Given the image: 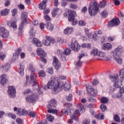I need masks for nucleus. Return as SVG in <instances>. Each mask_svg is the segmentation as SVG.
Segmentation results:
<instances>
[{"label":"nucleus","instance_id":"1","mask_svg":"<svg viewBox=\"0 0 124 124\" xmlns=\"http://www.w3.org/2000/svg\"><path fill=\"white\" fill-rule=\"evenodd\" d=\"M47 89L52 90V93L56 94V93H58L63 89L66 92L69 91L70 90V84H65L62 82H59L56 80L55 77H52L50 80L47 82L46 86L44 87V90H47Z\"/></svg>","mask_w":124,"mask_h":124},{"label":"nucleus","instance_id":"2","mask_svg":"<svg viewBox=\"0 0 124 124\" xmlns=\"http://www.w3.org/2000/svg\"><path fill=\"white\" fill-rule=\"evenodd\" d=\"M122 52L123 46H118L113 52V56L114 61H115V62L119 64H122V63H123V60L120 57V56L122 55Z\"/></svg>","mask_w":124,"mask_h":124},{"label":"nucleus","instance_id":"3","mask_svg":"<svg viewBox=\"0 0 124 124\" xmlns=\"http://www.w3.org/2000/svg\"><path fill=\"white\" fill-rule=\"evenodd\" d=\"M57 102L56 99H52L47 105V112L48 113H52V114H58V110L54 109L53 108H56L57 105Z\"/></svg>","mask_w":124,"mask_h":124},{"label":"nucleus","instance_id":"4","mask_svg":"<svg viewBox=\"0 0 124 124\" xmlns=\"http://www.w3.org/2000/svg\"><path fill=\"white\" fill-rule=\"evenodd\" d=\"M29 70L31 71L30 76V80L31 83H33L32 84V87H35L37 85V80H36V75L34 74L35 71V69L33 68L32 64H30L29 67L28 68Z\"/></svg>","mask_w":124,"mask_h":124},{"label":"nucleus","instance_id":"5","mask_svg":"<svg viewBox=\"0 0 124 124\" xmlns=\"http://www.w3.org/2000/svg\"><path fill=\"white\" fill-rule=\"evenodd\" d=\"M99 9V7L96 2L90 3V6L88 8L89 14L91 16H95L97 14V12H98Z\"/></svg>","mask_w":124,"mask_h":124},{"label":"nucleus","instance_id":"6","mask_svg":"<svg viewBox=\"0 0 124 124\" xmlns=\"http://www.w3.org/2000/svg\"><path fill=\"white\" fill-rule=\"evenodd\" d=\"M118 78L119 76H118V75H115L114 76H109V79L112 81V82H115L114 86L115 88H120L121 86H124V80H120L118 79Z\"/></svg>","mask_w":124,"mask_h":124},{"label":"nucleus","instance_id":"7","mask_svg":"<svg viewBox=\"0 0 124 124\" xmlns=\"http://www.w3.org/2000/svg\"><path fill=\"white\" fill-rule=\"evenodd\" d=\"M37 54L38 56L40 57V61L41 62H43L44 63H46L47 62V60L45 59L46 58V52L44 51V50L41 48H39L36 50Z\"/></svg>","mask_w":124,"mask_h":124},{"label":"nucleus","instance_id":"8","mask_svg":"<svg viewBox=\"0 0 124 124\" xmlns=\"http://www.w3.org/2000/svg\"><path fill=\"white\" fill-rule=\"evenodd\" d=\"M21 19L22 21L21 24L19 27V32H22V31L24 29V26H25V23L28 22V15L26 13H22L21 14Z\"/></svg>","mask_w":124,"mask_h":124},{"label":"nucleus","instance_id":"9","mask_svg":"<svg viewBox=\"0 0 124 124\" xmlns=\"http://www.w3.org/2000/svg\"><path fill=\"white\" fill-rule=\"evenodd\" d=\"M71 48H72L73 51H75V52H78V51L80 50V45H79V43H78V41H77V40H76L75 38H73L72 39Z\"/></svg>","mask_w":124,"mask_h":124},{"label":"nucleus","instance_id":"10","mask_svg":"<svg viewBox=\"0 0 124 124\" xmlns=\"http://www.w3.org/2000/svg\"><path fill=\"white\" fill-rule=\"evenodd\" d=\"M26 102L27 103H32L37 100V95L31 94L25 96Z\"/></svg>","mask_w":124,"mask_h":124},{"label":"nucleus","instance_id":"11","mask_svg":"<svg viewBox=\"0 0 124 124\" xmlns=\"http://www.w3.org/2000/svg\"><path fill=\"white\" fill-rule=\"evenodd\" d=\"M71 106H72V103H66L65 104V107L61 111V114H65L67 115H70L71 114V112H70L69 107H71Z\"/></svg>","mask_w":124,"mask_h":124},{"label":"nucleus","instance_id":"12","mask_svg":"<svg viewBox=\"0 0 124 124\" xmlns=\"http://www.w3.org/2000/svg\"><path fill=\"white\" fill-rule=\"evenodd\" d=\"M87 91L92 96L96 97L97 95V90H93V87L91 86V85H89L87 87Z\"/></svg>","mask_w":124,"mask_h":124},{"label":"nucleus","instance_id":"13","mask_svg":"<svg viewBox=\"0 0 124 124\" xmlns=\"http://www.w3.org/2000/svg\"><path fill=\"white\" fill-rule=\"evenodd\" d=\"M7 93L10 97L12 98L15 97V95H16V90L14 86H9Z\"/></svg>","mask_w":124,"mask_h":124},{"label":"nucleus","instance_id":"14","mask_svg":"<svg viewBox=\"0 0 124 124\" xmlns=\"http://www.w3.org/2000/svg\"><path fill=\"white\" fill-rule=\"evenodd\" d=\"M0 35L3 38H7L9 36V32L4 27L0 28Z\"/></svg>","mask_w":124,"mask_h":124},{"label":"nucleus","instance_id":"15","mask_svg":"<svg viewBox=\"0 0 124 124\" xmlns=\"http://www.w3.org/2000/svg\"><path fill=\"white\" fill-rule=\"evenodd\" d=\"M98 57L102 58L103 61H110L111 60V56H107V54L104 52L99 51Z\"/></svg>","mask_w":124,"mask_h":124},{"label":"nucleus","instance_id":"16","mask_svg":"<svg viewBox=\"0 0 124 124\" xmlns=\"http://www.w3.org/2000/svg\"><path fill=\"white\" fill-rule=\"evenodd\" d=\"M30 42L32 44H35L37 47H41L42 46V44H41V42L39 41L36 38H30Z\"/></svg>","mask_w":124,"mask_h":124},{"label":"nucleus","instance_id":"17","mask_svg":"<svg viewBox=\"0 0 124 124\" xmlns=\"http://www.w3.org/2000/svg\"><path fill=\"white\" fill-rule=\"evenodd\" d=\"M53 65L55 66L56 69H59V68L61 67V62L59 61V60H58L57 57L55 56L53 57Z\"/></svg>","mask_w":124,"mask_h":124},{"label":"nucleus","instance_id":"18","mask_svg":"<svg viewBox=\"0 0 124 124\" xmlns=\"http://www.w3.org/2000/svg\"><path fill=\"white\" fill-rule=\"evenodd\" d=\"M118 25H120V19L119 18L113 19L108 22V26L109 27H114V26H118Z\"/></svg>","mask_w":124,"mask_h":124},{"label":"nucleus","instance_id":"19","mask_svg":"<svg viewBox=\"0 0 124 124\" xmlns=\"http://www.w3.org/2000/svg\"><path fill=\"white\" fill-rule=\"evenodd\" d=\"M6 78H7V77H6V75L5 74H3L2 76H0V84L1 86H3L5 84H7V83H8V80Z\"/></svg>","mask_w":124,"mask_h":124},{"label":"nucleus","instance_id":"20","mask_svg":"<svg viewBox=\"0 0 124 124\" xmlns=\"http://www.w3.org/2000/svg\"><path fill=\"white\" fill-rule=\"evenodd\" d=\"M7 25L8 26V27H11V28H13L14 30H16L17 29L16 22L12 21V19H11V20L8 21Z\"/></svg>","mask_w":124,"mask_h":124},{"label":"nucleus","instance_id":"21","mask_svg":"<svg viewBox=\"0 0 124 124\" xmlns=\"http://www.w3.org/2000/svg\"><path fill=\"white\" fill-rule=\"evenodd\" d=\"M80 115V111L78 109H76L74 112V114L70 116L71 119H74L75 121H78V116Z\"/></svg>","mask_w":124,"mask_h":124},{"label":"nucleus","instance_id":"22","mask_svg":"<svg viewBox=\"0 0 124 124\" xmlns=\"http://www.w3.org/2000/svg\"><path fill=\"white\" fill-rule=\"evenodd\" d=\"M74 29L72 27H67L64 31L63 32L65 35H69L73 32Z\"/></svg>","mask_w":124,"mask_h":124},{"label":"nucleus","instance_id":"23","mask_svg":"<svg viewBox=\"0 0 124 124\" xmlns=\"http://www.w3.org/2000/svg\"><path fill=\"white\" fill-rule=\"evenodd\" d=\"M50 36H46V40L44 39L43 40V44L45 46H50Z\"/></svg>","mask_w":124,"mask_h":124},{"label":"nucleus","instance_id":"24","mask_svg":"<svg viewBox=\"0 0 124 124\" xmlns=\"http://www.w3.org/2000/svg\"><path fill=\"white\" fill-rule=\"evenodd\" d=\"M68 20L69 22H72V26H75L78 24V20L77 19L75 18V17H73L72 16H71V17L68 18Z\"/></svg>","mask_w":124,"mask_h":124},{"label":"nucleus","instance_id":"25","mask_svg":"<svg viewBox=\"0 0 124 124\" xmlns=\"http://www.w3.org/2000/svg\"><path fill=\"white\" fill-rule=\"evenodd\" d=\"M17 115H18V116H24V115H28V111L25 109L18 108V113H17Z\"/></svg>","mask_w":124,"mask_h":124},{"label":"nucleus","instance_id":"26","mask_svg":"<svg viewBox=\"0 0 124 124\" xmlns=\"http://www.w3.org/2000/svg\"><path fill=\"white\" fill-rule=\"evenodd\" d=\"M22 52V49L19 48L18 49L15 50V53L13 54V59L14 60H16V59L18 58V56H19V54H20Z\"/></svg>","mask_w":124,"mask_h":124},{"label":"nucleus","instance_id":"27","mask_svg":"<svg viewBox=\"0 0 124 124\" xmlns=\"http://www.w3.org/2000/svg\"><path fill=\"white\" fill-rule=\"evenodd\" d=\"M83 57H85V54H80L78 56V62H76L75 64L77 66H81L82 65V62L80 61L81 59L83 58Z\"/></svg>","mask_w":124,"mask_h":124},{"label":"nucleus","instance_id":"28","mask_svg":"<svg viewBox=\"0 0 124 124\" xmlns=\"http://www.w3.org/2000/svg\"><path fill=\"white\" fill-rule=\"evenodd\" d=\"M46 1L47 0H44L39 5V8L40 9H46Z\"/></svg>","mask_w":124,"mask_h":124},{"label":"nucleus","instance_id":"29","mask_svg":"<svg viewBox=\"0 0 124 124\" xmlns=\"http://www.w3.org/2000/svg\"><path fill=\"white\" fill-rule=\"evenodd\" d=\"M112 48V45L110 43L104 44L103 45L102 49L104 50H110Z\"/></svg>","mask_w":124,"mask_h":124},{"label":"nucleus","instance_id":"30","mask_svg":"<svg viewBox=\"0 0 124 124\" xmlns=\"http://www.w3.org/2000/svg\"><path fill=\"white\" fill-rule=\"evenodd\" d=\"M99 52V51H98L97 48H93L91 52V55L93 57H94V56H98Z\"/></svg>","mask_w":124,"mask_h":124},{"label":"nucleus","instance_id":"31","mask_svg":"<svg viewBox=\"0 0 124 124\" xmlns=\"http://www.w3.org/2000/svg\"><path fill=\"white\" fill-rule=\"evenodd\" d=\"M2 68L5 72H7L10 69V64L9 63H6L2 66Z\"/></svg>","mask_w":124,"mask_h":124},{"label":"nucleus","instance_id":"32","mask_svg":"<svg viewBox=\"0 0 124 124\" xmlns=\"http://www.w3.org/2000/svg\"><path fill=\"white\" fill-rule=\"evenodd\" d=\"M46 27L48 31H53L54 30V25L52 24L51 22H48L46 25Z\"/></svg>","mask_w":124,"mask_h":124},{"label":"nucleus","instance_id":"33","mask_svg":"<svg viewBox=\"0 0 124 124\" xmlns=\"http://www.w3.org/2000/svg\"><path fill=\"white\" fill-rule=\"evenodd\" d=\"M59 11H60V9L58 8H54L52 12H51V14L53 17H56L57 15H58V13H59Z\"/></svg>","mask_w":124,"mask_h":124},{"label":"nucleus","instance_id":"34","mask_svg":"<svg viewBox=\"0 0 124 124\" xmlns=\"http://www.w3.org/2000/svg\"><path fill=\"white\" fill-rule=\"evenodd\" d=\"M9 13V10L7 9H5L3 10L0 11V14L1 16H6Z\"/></svg>","mask_w":124,"mask_h":124},{"label":"nucleus","instance_id":"35","mask_svg":"<svg viewBox=\"0 0 124 124\" xmlns=\"http://www.w3.org/2000/svg\"><path fill=\"white\" fill-rule=\"evenodd\" d=\"M46 120L49 122H52L53 121H54V120H55L54 116H52L51 114H47L46 115Z\"/></svg>","mask_w":124,"mask_h":124},{"label":"nucleus","instance_id":"36","mask_svg":"<svg viewBox=\"0 0 124 124\" xmlns=\"http://www.w3.org/2000/svg\"><path fill=\"white\" fill-rule=\"evenodd\" d=\"M18 72L20 75H24V65H20V67L18 70Z\"/></svg>","mask_w":124,"mask_h":124},{"label":"nucleus","instance_id":"37","mask_svg":"<svg viewBox=\"0 0 124 124\" xmlns=\"http://www.w3.org/2000/svg\"><path fill=\"white\" fill-rule=\"evenodd\" d=\"M27 115L32 118H35V112L30 110L28 111Z\"/></svg>","mask_w":124,"mask_h":124},{"label":"nucleus","instance_id":"38","mask_svg":"<svg viewBox=\"0 0 124 124\" xmlns=\"http://www.w3.org/2000/svg\"><path fill=\"white\" fill-rule=\"evenodd\" d=\"M96 119L98 120H103L104 119V115L103 114L99 113L95 116Z\"/></svg>","mask_w":124,"mask_h":124},{"label":"nucleus","instance_id":"39","mask_svg":"<svg viewBox=\"0 0 124 124\" xmlns=\"http://www.w3.org/2000/svg\"><path fill=\"white\" fill-rule=\"evenodd\" d=\"M100 101L101 103H107L108 102V98L105 97H102L101 98Z\"/></svg>","mask_w":124,"mask_h":124},{"label":"nucleus","instance_id":"40","mask_svg":"<svg viewBox=\"0 0 124 124\" xmlns=\"http://www.w3.org/2000/svg\"><path fill=\"white\" fill-rule=\"evenodd\" d=\"M81 47H82V48H91L92 47V45L89 43L83 44L81 45Z\"/></svg>","mask_w":124,"mask_h":124},{"label":"nucleus","instance_id":"41","mask_svg":"<svg viewBox=\"0 0 124 124\" xmlns=\"http://www.w3.org/2000/svg\"><path fill=\"white\" fill-rule=\"evenodd\" d=\"M100 108L101 109V112H104V111L107 109L106 106L103 104H102L100 105Z\"/></svg>","mask_w":124,"mask_h":124},{"label":"nucleus","instance_id":"42","mask_svg":"<svg viewBox=\"0 0 124 124\" xmlns=\"http://www.w3.org/2000/svg\"><path fill=\"white\" fill-rule=\"evenodd\" d=\"M5 57H6V55L4 54L3 52H0V61H3L4 59H5Z\"/></svg>","mask_w":124,"mask_h":124},{"label":"nucleus","instance_id":"43","mask_svg":"<svg viewBox=\"0 0 124 124\" xmlns=\"http://www.w3.org/2000/svg\"><path fill=\"white\" fill-rule=\"evenodd\" d=\"M70 53H71V50H70V49L69 48H67L65 49V50L63 52V54L64 55H66V56H68V55H69Z\"/></svg>","mask_w":124,"mask_h":124},{"label":"nucleus","instance_id":"44","mask_svg":"<svg viewBox=\"0 0 124 124\" xmlns=\"http://www.w3.org/2000/svg\"><path fill=\"white\" fill-rule=\"evenodd\" d=\"M32 93V91L30 89H27L23 92V94H29V93Z\"/></svg>","mask_w":124,"mask_h":124},{"label":"nucleus","instance_id":"45","mask_svg":"<svg viewBox=\"0 0 124 124\" xmlns=\"http://www.w3.org/2000/svg\"><path fill=\"white\" fill-rule=\"evenodd\" d=\"M101 15L103 18H106L108 16V12L106 11H104L101 14Z\"/></svg>","mask_w":124,"mask_h":124},{"label":"nucleus","instance_id":"46","mask_svg":"<svg viewBox=\"0 0 124 124\" xmlns=\"http://www.w3.org/2000/svg\"><path fill=\"white\" fill-rule=\"evenodd\" d=\"M73 17V18H75V17H77V15H76V11H71V14L69 16V17Z\"/></svg>","mask_w":124,"mask_h":124},{"label":"nucleus","instance_id":"47","mask_svg":"<svg viewBox=\"0 0 124 124\" xmlns=\"http://www.w3.org/2000/svg\"><path fill=\"white\" fill-rule=\"evenodd\" d=\"M119 76H120V78H122V79H124V69H122L120 71Z\"/></svg>","mask_w":124,"mask_h":124},{"label":"nucleus","instance_id":"48","mask_svg":"<svg viewBox=\"0 0 124 124\" xmlns=\"http://www.w3.org/2000/svg\"><path fill=\"white\" fill-rule=\"evenodd\" d=\"M30 35H31V36H34V35H35V31L33 29V28H31L30 32Z\"/></svg>","mask_w":124,"mask_h":124},{"label":"nucleus","instance_id":"49","mask_svg":"<svg viewBox=\"0 0 124 124\" xmlns=\"http://www.w3.org/2000/svg\"><path fill=\"white\" fill-rule=\"evenodd\" d=\"M72 94H69L66 96V99L67 101H71L72 100Z\"/></svg>","mask_w":124,"mask_h":124},{"label":"nucleus","instance_id":"50","mask_svg":"<svg viewBox=\"0 0 124 124\" xmlns=\"http://www.w3.org/2000/svg\"><path fill=\"white\" fill-rule=\"evenodd\" d=\"M78 107L79 108V109H80L81 111H83V110H85L86 107L84 105L81 104H78Z\"/></svg>","mask_w":124,"mask_h":124},{"label":"nucleus","instance_id":"51","mask_svg":"<svg viewBox=\"0 0 124 124\" xmlns=\"http://www.w3.org/2000/svg\"><path fill=\"white\" fill-rule=\"evenodd\" d=\"M115 39H116V36H109L108 37V41H109V42H111V41H114V40H115Z\"/></svg>","mask_w":124,"mask_h":124},{"label":"nucleus","instance_id":"52","mask_svg":"<svg viewBox=\"0 0 124 124\" xmlns=\"http://www.w3.org/2000/svg\"><path fill=\"white\" fill-rule=\"evenodd\" d=\"M114 120L115 122L120 123V117L118 114H115L114 116Z\"/></svg>","mask_w":124,"mask_h":124},{"label":"nucleus","instance_id":"53","mask_svg":"<svg viewBox=\"0 0 124 124\" xmlns=\"http://www.w3.org/2000/svg\"><path fill=\"white\" fill-rule=\"evenodd\" d=\"M55 40L56 42H59L61 44H62V43H63V40L61 38L57 37L55 39Z\"/></svg>","mask_w":124,"mask_h":124},{"label":"nucleus","instance_id":"54","mask_svg":"<svg viewBox=\"0 0 124 124\" xmlns=\"http://www.w3.org/2000/svg\"><path fill=\"white\" fill-rule=\"evenodd\" d=\"M16 122L17 124H24L23 120L21 119L20 118H17L16 120Z\"/></svg>","mask_w":124,"mask_h":124},{"label":"nucleus","instance_id":"55","mask_svg":"<svg viewBox=\"0 0 124 124\" xmlns=\"http://www.w3.org/2000/svg\"><path fill=\"white\" fill-rule=\"evenodd\" d=\"M86 22L84 20H80L78 23L79 26H86Z\"/></svg>","mask_w":124,"mask_h":124},{"label":"nucleus","instance_id":"56","mask_svg":"<svg viewBox=\"0 0 124 124\" xmlns=\"http://www.w3.org/2000/svg\"><path fill=\"white\" fill-rule=\"evenodd\" d=\"M70 8H72V9H77V8H78V7L77 6V5L74 4H71L70 5Z\"/></svg>","mask_w":124,"mask_h":124},{"label":"nucleus","instance_id":"57","mask_svg":"<svg viewBox=\"0 0 124 124\" xmlns=\"http://www.w3.org/2000/svg\"><path fill=\"white\" fill-rule=\"evenodd\" d=\"M39 76L41 77H44L45 76V72L42 70L39 73Z\"/></svg>","mask_w":124,"mask_h":124},{"label":"nucleus","instance_id":"58","mask_svg":"<svg viewBox=\"0 0 124 124\" xmlns=\"http://www.w3.org/2000/svg\"><path fill=\"white\" fill-rule=\"evenodd\" d=\"M8 116V117H11L12 119H13V120H15V119H16V115L12 113H9Z\"/></svg>","mask_w":124,"mask_h":124},{"label":"nucleus","instance_id":"59","mask_svg":"<svg viewBox=\"0 0 124 124\" xmlns=\"http://www.w3.org/2000/svg\"><path fill=\"white\" fill-rule=\"evenodd\" d=\"M37 88H38L37 89V91L38 93L40 94H42V93H43V92L41 91V88L39 87V86H37Z\"/></svg>","mask_w":124,"mask_h":124},{"label":"nucleus","instance_id":"60","mask_svg":"<svg viewBox=\"0 0 124 124\" xmlns=\"http://www.w3.org/2000/svg\"><path fill=\"white\" fill-rule=\"evenodd\" d=\"M116 97L117 98H120V100L121 99L124 97H123V93H121L120 92L116 95Z\"/></svg>","mask_w":124,"mask_h":124},{"label":"nucleus","instance_id":"61","mask_svg":"<svg viewBox=\"0 0 124 124\" xmlns=\"http://www.w3.org/2000/svg\"><path fill=\"white\" fill-rule=\"evenodd\" d=\"M48 72L49 74H53L54 73V71L53 68L50 67L48 69Z\"/></svg>","mask_w":124,"mask_h":124},{"label":"nucleus","instance_id":"62","mask_svg":"<svg viewBox=\"0 0 124 124\" xmlns=\"http://www.w3.org/2000/svg\"><path fill=\"white\" fill-rule=\"evenodd\" d=\"M87 10H88V9L87 8V7L84 6L81 9V12H82L83 13H86Z\"/></svg>","mask_w":124,"mask_h":124},{"label":"nucleus","instance_id":"63","mask_svg":"<svg viewBox=\"0 0 124 124\" xmlns=\"http://www.w3.org/2000/svg\"><path fill=\"white\" fill-rule=\"evenodd\" d=\"M100 5L101 7H102V8L104 7V6H105V5H106V3L104 1H102L100 3Z\"/></svg>","mask_w":124,"mask_h":124},{"label":"nucleus","instance_id":"64","mask_svg":"<svg viewBox=\"0 0 124 124\" xmlns=\"http://www.w3.org/2000/svg\"><path fill=\"white\" fill-rule=\"evenodd\" d=\"M91 121L89 119H85L83 122V124H90V122Z\"/></svg>","mask_w":124,"mask_h":124}]
</instances>
